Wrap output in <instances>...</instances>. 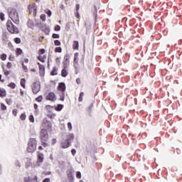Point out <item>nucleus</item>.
I'll list each match as a JSON object with an SVG mask.
<instances>
[{"label": "nucleus", "mask_w": 182, "mask_h": 182, "mask_svg": "<svg viewBox=\"0 0 182 182\" xmlns=\"http://www.w3.org/2000/svg\"><path fill=\"white\" fill-rule=\"evenodd\" d=\"M80 8V6L79 4H76V11H79Z\"/></svg>", "instance_id": "54"}, {"label": "nucleus", "mask_w": 182, "mask_h": 182, "mask_svg": "<svg viewBox=\"0 0 182 182\" xmlns=\"http://www.w3.org/2000/svg\"><path fill=\"white\" fill-rule=\"evenodd\" d=\"M63 109V105H58L57 107H55V110L58 112H60Z\"/></svg>", "instance_id": "20"}, {"label": "nucleus", "mask_w": 182, "mask_h": 182, "mask_svg": "<svg viewBox=\"0 0 182 182\" xmlns=\"http://www.w3.org/2000/svg\"><path fill=\"white\" fill-rule=\"evenodd\" d=\"M46 14H47V15H48L49 17L52 16V11H50V10H47V11H46Z\"/></svg>", "instance_id": "38"}, {"label": "nucleus", "mask_w": 182, "mask_h": 182, "mask_svg": "<svg viewBox=\"0 0 182 182\" xmlns=\"http://www.w3.org/2000/svg\"><path fill=\"white\" fill-rule=\"evenodd\" d=\"M55 143H56V139H53V144H55Z\"/></svg>", "instance_id": "61"}, {"label": "nucleus", "mask_w": 182, "mask_h": 182, "mask_svg": "<svg viewBox=\"0 0 182 182\" xmlns=\"http://www.w3.org/2000/svg\"><path fill=\"white\" fill-rule=\"evenodd\" d=\"M14 42H15V43H17V44L21 43V38H14Z\"/></svg>", "instance_id": "32"}, {"label": "nucleus", "mask_w": 182, "mask_h": 182, "mask_svg": "<svg viewBox=\"0 0 182 182\" xmlns=\"http://www.w3.org/2000/svg\"><path fill=\"white\" fill-rule=\"evenodd\" d=\"M23 161L26 163V167H28L31 166V161H32V159H31V158H25Z\"/></svg>", "instance_id": "14"}, {"label": "nucleus", "mask_w": 182, "mask_h": 182, "mask_svg": "<svg viewBox=\"0 0 182 182\" xmlns=\"http://www.w3.org/2000/svg\"><path fill=\"white\" fill-rule=\"evenodd\" d=\"M51 75L55 76V75H58V69L56 68H53V71L51 72Z\"/></svg>", "instance_id": "23"}, {"label": "nucleus", "mask_w": 182, "mask_h": 182, "mask_svg": "<svg viewBox=\"0 0 182 182\" xmlns=\"http://www.w3.org/2000/svg\"><path fill=\"white\" fill-rule=\"evenodd\" d=\"M68 177H71L72 173H71L70 172H69V173H68Z\"/></svg>", "instance_id": "62"}, {"label": "nucleus", "mask_w": 182, "mask_h": 182, "mask_svg": "<svg viewBox=\"0 0 182 182\" xmlns=\"http://www.w3.org/2000/svg\"><path fill=\"white\" fill-rule=\"evenodd\" d=\"M92 109H93V104H90L87 108V113L90 114L92 112Z\"/></svg>", "instance_id": "19"}, {"label": "nucleus", "mask_w": 182, "mask_h": 182, "mask_svg": "<svg viewBox=\"0 0 182 182\" xmlns=\"http://www.w3.org/2000/svg\"><path fill=\"white\" fill-rule=\"evenodd\" d=\"M76 176H77V178H82V173H80V171H77L76 173Z\"/></svg>", "instance_id": "34"}, {"label": "nucleus", "mask_w": 182, "mask_h": 182, "mask_svg": "<svg viewBox=\"0 0 182 182\" xmlns=\"http://www.w3.org/2000/svg\"><path fill=\"white\" fill-rule=\"evenodd\" d=\"M30 121H31L33 123V122H35V119L33 118V115H31L30 117Z\"/></svg>", "instance_id": "47"}, {"label": "nucleus", "mask_w": 182, "mask_h": 182, "mask_svg": "<svg viewBox=\"0 0 182 182\" xmlns=\"http://www.w3.org/2000/svg\"><path fill=\"white\" fill-rule=\"evenodd\" d=\"M1 110H6V106L4 104H1Z\"/></svg>", "instance_id": "42"}, {"label": "nucleus", "mask_w": 182, "mask_h": 182, "mask_svg": "<svg viewBox=\"0 0 182 182\" xmlns=\"http://www.w3.org/2000/svg\"><path fill=\"white\" fill-rule=\"evenodd\" d=\"M76 82L77 83V85H80V78H77Z\"/></svg>", "instance_id": "53"}, {"label": "nucleus", "mask_w": 182, "mask_h": 182, "mask_svg": "<svg viewBox=\"0 0 182 182\" xmlns=\"http://www.w3.org/2000/svg\"><path fill=\"white\" fill-rule=\"evenodd\" d=\"M28 10H29V14H33V15L36 16V6L35 4H33L31 5L28 6Z\"/></svg>", "instance_id": "8"}, {"label": "nucleus", "mask_w": 182, "mask_h": 182, "mask_svg": "<svg viewBox=\"0 0 182 182\" xmlns=\"http://www.w3.org/2000/svg\"><path fill=\"white\" fill-rule=\"evenodd\" d=\"M22 66H23V70L25 72H28V68L23 63H22Z\"/></svg>", "instance_id": "46"}, {"label": "nucleus", "mask_w": 182, "mask_h": 182, "mask_svg": "<svg viewBox=\"0 0 182 182\" xmlns=\"http://www.w3.org/2000/svg\"><path fill=\"white\" fill-rule=\"evenodd\" d=\"M41 19H42L43 21L45 22V21H46V15L42 14V15L41 16Z\"/></svg>", "instance_id": "33"}, {"label": "nucleus", "mask_w": 182, "mask_h": 182, "mask_svg": "<svg viewBox=\"0 0 182 182\" xmlns=\"http://www.w3.org/2000/svg\"><path fill=\"white\" fill-rule=\"evenodd\" d=\"M38 66H39V70H40V74L41 75H44L45 74V66L41 65V63H38Z\"/></svg>", "instance_id": "13"}, {"label": "nucleus", "mask_w": 182, "mask_h": 182, "mask_svg": "<svg viewBox=\"0 0 182 182\" xmlns=\"http://www.w3.org/2000/svg\"><path fill=\"white\" fill-rule=\"evenodd\" d=\"M28 28H33V21L29 20L27 23Z\"/></svg>", "instance_id": "22"}, {"label": "nucleus", "mask_w": 182, "mask_h": 182, "mask_svg": "<svg viewBox=\"0 0 182 182\" xmlns=\"http://www.w3.org/2000/svg\"><path fill=\"white\" fill-rule=\"evenodd\" d=\"M50 178H45L43 182H50Z\"/></svg>", "instance_id": "49"}, {"label": "nucleus", "mask_w": 182, "mask_h": 182, "mask_svg": "<svg viewBox=\"0 0 182 182\" xmlns=\"http://www.w3.org/2000/svg\"><path fill=\"white\" fill-rule=\"evenodd\" d=\"M21 120H25V119H26V115L25 114H22L21 115Z\"/></svg>", "instance_id": "45"}, {"label": "nucleus", "mask_w": 182, "mask_h": 182, "mask_svg": "<svg viewBox=\"0 0 182 182\" xmlns=\"http://www.w3.org/2000/svg\"><path fill=\"white\" fill-rule=\"evenodd\" d=\"M33 107H34L35 109H38V105L34 104Z\"/></svg>", "instance_id": "59"}, {"label": "nucleus", "mask_w": 182, "mask_h": 182, "mask_svg": "<svg viewBox=\"0 0 182 182\" xmlns=\"http://www.w3.org/2000/svg\"><path fill=\"white\" fill-rule=\"evenodd\" d=\"M6 25L7 29L11 32V33H18L19 32V30L17 28V27L14 26V23H12V21L10 20H8Z\"/></svg>", "instance_id": "4"}, {"label": "nucleus", "mask_w": 182, "mask_h": 182, "mask_svg": "<svg viewBox=\"0 0 182 182\" xmlns=\"http://www.w3.org/2000/svg\"><path fill=\"white\" fill-rule=\"evenodd\" d=\"M9 87H11V89H15L16 87V85L14 82H11L8 85Z\"/></svg>", "instance_id": "25"}, {"label": "nucleus", "mask_w": 182, "mask_h": 182, "mask_svg": "<svg viewBox=\"0 0 182 182\" xmlns=\"http://www.w3.org/2000/svg\"><path fill=\"white\" fill-rule=\"evenodd\" d=\"M38 163H42V161H43V155L40 154L38 156Z\"/></svg>", "instance_id": "24"}, {"label": "nucleus", "mask_w": 182, "mask_h": 182, "mask_svg": "<svg viewBox=\"0 0 182 182\" xmlns=\"http://www.w3.org/2000/svg\"><path fill=\"white\" fill-rule=\"evenodd\" d=\"M83 96H85V92H80V97L78 98L79 102L83 101Z\"/></svg>", "instance_id": "21"}, {"label": "nucleus", "mask_w": 182, "mask_h": 182, "mask_svg": "<svg viewBox=\"0 0 182 182\" xmlns=\"http://www.w3.org/2000/svg\"><path fill=\"white\" fill-rule=\"evenodd\" d=\"M73 48L74 50H79V41H75L73 42Z\"/></svg>", "instance_id": "16"}, {"label": "nucleus", "mask_w": 182, "mask_h": 182, "mask_svg": "<svg viewBox=\"0 0 182 182\" xmlns=\"http://www.w3.org/2000/svg\"><path fill=\"white\" fill-rule=\"evenodd\" d=\"M58 90L61 92H65L66 90V85L64 82H60L58 85Z\"/></svg>", "instance_id": "11"}, {"label": "nucleus", "mask_w": 182, "mask_h": 182, "mask_svg": "<svg viewBox=\"0 0 182 182\" xmlns=\"http://www.w3.org/2000/svg\"><path fill=\"white\" fill-rule=\"evenodd\" d=\"M6 102L8 105H11L12 103V101H11L10 100H6Z\"/></svg>", "instance_id": "57"}, {"label": "nucleus", "mask_w": 182, "mask_h": 182, "mask_svg": "<svg viewBox=\"0 0 182 182\" xmlns=\"http://www.w3.org/2000/svg\"><path fill=\"white\" fill-rule=\"evenodd\" d=\"M16 55H22V49L17 48Z\"/></svg>", "instance_id": "35"}, {"label": "nucleus", "mask_w": 182, "mask_h": 182, "mask_svg": "<svg viewBox=\"0 0 182 182\" xmlns=\"http://www.w3.org/2000/svg\"><path fill=\"white\" fill-rule=\"evenodd\" d=\"M32 90L34 95H38L41 92V84L39 82H34L32 85Z\"/></svg>", "instance_id": "5"}, {"label": "nucleus", "mask_w": 182, "mask_h": 182, "mask_svg": "<svg viewBox=\"0 0 182 182\" xmlns=\"http://www.w3.org/2000/svg\"><path fill=\"white\" fill-rule=\"evenodd\" d=\"M68 129L69 132H72L73 127H72L71 122L68 123Z\"/></svg>", "instance_id": "28"}, {"label": "nucleus", "mask_w": 182, "mask_h": 182, "mask_svg": "<svg viewBox=\"0 0 182 182\" xmlns=\"http://www.w3.org/2000/svg\"><path fill=\"white\" fill-rule=\"evenodd\" d=\"M24 62L25 63H28L29 62V60L28 58H25Z\"/></svg>", "instance_id": "58"}, {"label": "nucleus", "mask_w": 182, "mask_h": 182, "mask_svg": "<svg viewBox=\"0 0 182 182\" xmlns=\"http://www.w3.org/2000/svg\"><path fill=\"white\" fill-rule=\"evenodd\" d=\"M71 153H72L73 156H75V154H76V149H72Z\"/></svg>", "instance_id": "48"}, {"label": "nucleus", "mask_w": 182, "mask_h": 182, "mask_svg": "<svg viewBox=\"0 0 182 182\" xmlns=\"http://www.w3.org/2000/svg\"><path fill=\"white\" fill-rule=\"evenodd\" d=\"M70 55H69V54H65L64 55V59L63 61V65L64 69H66V68H68V66H69V63H70Z\"/></svg>", "instance_id": "7"}, {"label": "nucleus", "mask_w": 182, "mask_h": 182, "mask_svg": "<svg viewBox=\"0 0 182 182\" xmlns=\"http://www.w3.org/2000/svg\"><path fill=\"white\" fill-rule=\"evenodd\" d=\"M8 14L9 18H11V21H13V22L16 23V25H19V14H18L16 9L14 8H9Z\"/></svg>", "instance_id": "1"}, {"label": "nucleus", "mask_w": 182, "mask_h": 182, "mask_svg": "<svg viewBox=\"0 0 182 182\" xmlns=\"http://www.w3.org/2000/svg\"><path fill=\"white\" fill-rule=\"evenodd\" d=\"M17 113H18V111H17L16 109H14V110H13V114H14V116H16Z\"/></svg>", "instance_id": "50"}, {"label": "nucleus", "mask_w": 182, "mask_h": 182, "mask_svg": "<svg viewBox=\"0 0 182 182\" xmlns=\"http://www.w3.org/2000/svg\"><path fill=\"white\" fill-rule=\"evenodd\" d=\"M40 53H41V55H43V53H45V49H43V48L41 49V50H40Z\"/></svg>", "instance_id": "51"}, {"label": "nucleus", "mask_w": 182, "mask_h": 182, "mask_svg": "<svg viewBox=\"0 0 182 182\" xmlns=\"http://www.w3.org/2000/svg\"><path fill=\"white\" fill-rule=\"evenodd\" d=\"M61 146L63 149H68V147H70V141H64L61 143Z\"/></svg>", "instance_id": "10"}, {"label": "nucleus", "mask_w": 182, "mask_h": 182, "mask_svg": "<svg viewBox=\"0 0 182 182\" xmlns=\"http://www.w3.org/2000/svg\"><path fill=\"white\" fill-rule=\"evenodd\" d=\"M55 52L60 53L62 52V48L61 47H57L55 49Z\"/></svg>", "instance_id": "26"}, {"label": "nucleus", "mask_w": 182, "mask_h": 182, "mask_svg": "<svg viewBox=\"0 0 182 182\" xmlns=\"http://www.w3.org/2000/svg\"><path fill=\"white\" fill-rule=\"evenodd\" d=\"M77 60H79V53H75L74 54V63H77Z\"/></svg>", "instance_id": "18"}, {"label": "nucleus", "mask_w": 182, "mask_h": 182, "mask_svg": "<svg viewBox=\"0 0 182 182\" xmlns=\"http://www.w3.org/2000/svg\"><path fill=\"white\" fill-rule=\"evenodd\" d=\"M60 8L61 9H63V8H64L63 4H61L60 6Z\"/></svg>", "instance_id": "63"}, {"label": "nucleus", "mask_w": 182, "mask_h": 182, "mask_svg": "<svg viewBox=\"0 0 182 182\" xmlns=\"http://www.w3.org/2000/svg\"><path fill=\"white\" fill-rule=\"evenodd\" d=\"M54 45H55V46H60L61 45L60 41H59L58 40H55L54 41Z\"/></svg>", "instance_id": "31"}, {"label": "nucleus", "mask_w": 182, "mask_h": 182, "mask_svg": "<svg viewBox=\"0 0 182 182\" xmlns=\"http://www.w3.org/2000/svg\"><path fill=\"white\" fill-rule=\"evenodd\" d=\"M25 82H26V80L24 78H22L21 80V85L22 87H23L24 89H25Z\"/></svg>", "instance_id": "27"}, {"label": "nucleus", "mask_w": 182, "mask_h": 182, "mask_svg": "<svg viewBox=\"0 0 182 182\" xmlns=\"http://www.w3.org/2000/svg\"><path fill=\"white\" fill-rule=\"evenodd\" d=\"M40 139L41 140V143L44 147H48V141L49 140V135L48 134V131L46 129H41L40 132Z\"/></svg>", "instance_id": "2"}, {"label": "nucleus", "mask_w": 182, "mask_h": 182, "mask_svg": "<svg viewBox=\"0 0 182 182\" xmlns=\"http://www.w3.org/2000/svg\"><path fill=\"white\" fill-rule=\"evenodd\" d=\"M74 67L75 69V74L77 75V73H79V69L77 68V66H76L75 63H74Z\"/></svg>", "instance_id": "40"}, {"label": "nucleus", "mask_w": 182, "mask_h": 182, "mask_svg": "<svg viewBox=\"0 0 182 182\" xmlns=\"http://www.w3.org/2000/svg\"><path fill=\"white\" fill-rule=\"evenodd\" d=\"M1 60H5V59H6V54H2L1 55Z\"/></svg>", "instance_id": "41"}, {"label": "nucleus", "mask_w": 182, "mask_h": 182, "mask_svg": "<svg viewBox=\"0 0 182 182\" xmlns=\"http://www.w3.org/2000/svg\"><path fill=\"white\" fill-rule=\"evenodd\" d=\"M54 30L55 31H60V26H59V25L55 26L54 28Z\"/></svg>", "instance_id": "43"}, {"label": "nucleus", "mask_w": 182, "mask_h": 182, "mask_svg": "<svg viewBox=\"0 0 182 182\" xmlns=\"http://www.w3.org/2000/svg\"><path fill=\"white\" fill-rule=\"evenodd\" d=\"M0 174H2V165L0 164Z\"/></svg>", "instance_id": "56"}, {"label": "nucleus", "mask_w": 182, "mask_h": 182, "mask_svg": "<svg viewBox=\"0 0 182 182\" xmlns=\"http://www.w3.org/2000/svg\"><path fill=\"white\" fill-rule=\"evenodd\" d=\"M35 150H36V139L35 138H31L28 141L27 151L28 153H33Z\"/></svg>", "instance_id": "3"}, {"label": "nucleus", "mask_w": 182, "mask_h": 182, "mask_svg": "<svg viewBox=\"0 0 182 182\" xmlns=\"http://www.w3.org/2000/svg\"><path fill=\"white\" fill-rule=\"evenodd\" d=\"M2 79V75H0V81L1 82H4V80H1Z\"/></svg>", "instance_id": "60"}, {"label": "nucleus", "mask_w": 182, "mask_h": 182, "mask_svg": "<svg viewBox=\"0 0 182 182\" xmlns=\"http://www.w3.org/2000/svg\"><path fill=\"white\" fill-rule=\"evenodd\" d=\"M0 18H1V21H5V14H4V13H1Z\"/></svg>", "instance_id": "37"}, {"label": "nucleus", "mask_w": 182, "mask_h": 182, "mask_svg": "<svg viewBox=\"0 0 182 182\" xmlns=\"http://www.w3.org/2000/svg\"><path fill=\"white\" fill-rule=\"evenodd\" d=\"M52 38H53V39H59L60 36L59 34L53 33Z\"/></svg>", "instance_id": "29"}, {"label": "nucleus", "mask_w": 182, "mask_h": 182, "mask_svg": "<svg viewBox=\"0 0 182 182\" xmlns=\"http://www.w3.org/2000/svg\"><path fill=\"white\" fill-rule=\"evenodd\" d=\"M43 99V97H42V95H40V96H38L36 99V102H42V100Z\"/></svg>", "instance_id": "30"}, {"label": "nucleus", "mask_w": 182, "mask_h": 182, "mask_svg": "<svg viewBox=\"0 0 182 182\" xmlns=\"http://www.w3.org/2000/svg\"><path fill=\"white\" fill-rule=\"evenodd\" d=\"M75 139V135L73 134H67V139L66 141H70V143H72V141Z\"/></svg>", "instance_id": "12"}, {"label": "nucleus", "mask_w": 182, "mask_h": 182, "mask_svg": "<svg viewBox=\"0 0 182 182\" xmlns=\"http://www.w3.org/2000/svg\"><path fill=\"white\" fill-rule=\"evenodd\" d=\"M47 100H50V102H55L56 100V95H55V93L50 92L46 97Z\"/></svg>", "instance_id": "9"}, {"label": "nucleus", "mask_w": 182, "mask_h": 182, "mask_svg": "<svg viewBox=\"0 0 182 182\" xmlns=\"http://www.w3.org/2000/svg\"><path fill=\"white\" fill-rule=\"evenodd\" d=\"M4 75H5V76H9V71H8V70L4 71Z\"/></svg>", "instance_id": "52"}, {"label": "nucleus", "mask_w": 182, "mask_h": 182, "mask_svg": "<svg viewBox=\"0 0 182 182\" xmlns=\"http://www.w3.org/2000/svg\"><path fill=\"white\" fill-rule=\"evenodd\" d=\"M43 130H46V132H48V130H51L52 129V124L50 123V122L48 121V120H44L43 122V126L42 128Z\"/></svg>", "instance_id": "6"}, {"label": "nucleus", "mask_w": 182, "mask_h": 182, "mask_svg": "<svg viewBox=\"0 0 182 182\" xmlns=\"http://www.w3.org/2000/svg\"><path fill=\"white\" fill-rule=\"evenodd\" d=\"M60 100H62V102H63V100H65V97H62L60 98Z\"/></svg>", "instance_id": "64"}, {"label": "nucleus", "mask_w": 182, "mask_h": 182, "mask_svg": "<svg viewBox=\"0 0 182 182\" xmlns=\"http://www.w3.org/2000/svg\"><path fill=\"white\" fill-rule=\"evenodd\" d=\"M6 68L7 69H11V68H12V63H7Z\"/></svg>", "instance_id": "44"}, {"label": "nucleus", "mask_w": 182, "mask_h": 182, "mask_svg": "<svg viewBox=\"0 0 182 182\" xmlns=\"http://www.w3.org/2000/svg\"><path fill=\"white\" fill-rule=\"evenodd\" d=\"M6 96V91L4 88H0V97H5Z\"/></svg>", "instance_id": "15"}, {"label": "nucleus", "mask_w": 182, "mask_h": 182, "mask_svg": "<svg viewBox=\"0 0 182 182\" xmlns=\"http://www.w3.org/2000/svg\"><path fill=\"white\" fill-rule=\"evenodd\" d=\"M38 60L43 63L45 62V58L41 55L38 57Z\"/></svg>", "instance_id": "36"}, {"label": "nucleus", "mask_w": 182, "mask_h": 182, "mask_svg": "<svg viewBox=\"0 0 182 182\" xmlns=\"http://www.w3.org/2000/svg\"><path fill=\"white\" fill-rule=\"evenodd\" d=\"M68 75V70H66V68H63V69L61 71V76L63 77H66Z\"/></svg>", "instance_id": "17"}, {"label": "nucleus", "mask_w": 182, "mask_h": 182, "mask_svg": "<svg viewBox=\"0 0 182 182\" xmlns=\"http://www.w3.org/2000/svg\"><path fill=\"white\" fill-rule=\"evenodd\" d=\"M20 93H21V96H22V97H23V91L22 90V89L20 90Z\"/></svg>", "instance_id": "55"}, {"label": "nucleus", "mask_w": 182, "mask_h": 182, "mask_svg": "<svg viewBox=\"0 0 182 182\" xmlns=\"http://www.w3.org/2000/svg\"><path fill=\"white\" fill-rule=\"evenodd\" d=\"M15 166L16 167H21V162H19V161H15Z\"/></svg>", "instance_id": "39"}]
</instances>
